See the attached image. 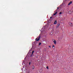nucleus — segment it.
I'll list each match as a JSON object with an SVG mask.
<instances>
[{"mask_svg": "<svg viewBox=\"0 0 73 73\" xmlns=\"http://www.w3.org/2000/svg\"><path fill=\"white\" fill-rule=\"evenodd\" d=\"M44 33V32H42L40 35L41 34V33Z\"/></svg>", "mask_w": 73, "mask_h": 73, "instance_id": "nucleus-19", "label": "nucleus"}, {"mask_svg": "<svg viewBox=\"0 0 73 73\" xmlns=\"http://www.w3.org/2000/svg\"><path fill=\"white\" fill-rule=\"evenodd\" d=\"M28 55H27L26 56V57L25 58H25H26V57H27V56Z\"/></svg>", "mask_w": 73, "mask_h": 73, "instance_id": "nucleus-21", "label": "nucleus"}, {"mask_svg": "<svg viewBox=\"0 0 73 73\" xmlns=\"http://www.w3.org/2000/svg\"><path fill=\"white\" fill-rule=\"evenodd\" d=\"M48 47H49V48H50V47H51V46H49Z\"/></svg>", "mask_w": 73, "mask_h": 73, "instance_id": "nucleus-20", "label": "nucleus"}, {"mask_svg": "<svg viewBox=\"0 0 73 73\" xmlns=\"http://www.w3.org/2000/svg\"><path fill=\"white\" fill-rule=\"evenodd\" d=\"M31 62H29V65H31Z\"/></svg>", "mask_w": 73, "mask_h": 73, "instance_id": "nucleus-15", "label": "nucleus"}, {"mask_svg": "<svg viewBox=\"0 0 73 73\" xmlns=\"http://www.w3.org/2000/svg\"><path fill=\"white\" fill-rule=\"evenodd\" d=\"M40 38H41V36H40V35H39V36L35 39V40H36V41H39V40H40Z\"/></svg>", "mask_w": 73, "mask_h": 73, "instance_id": "nucleus-1", "label": "nucleus"}, {"mask_svg": "<svg viewBox=\"0 0 73 73\" xmlns=\"http://www.w3.org/2000/svg\"><path fill=\"white\" fill-rule=\"evenodd\" d=\"M41 44V42H39V45H40Z\"/></svg>", "mask_w": 73, "mask_h": 73, "instance_id": "nucleus-11", "label": "nucleus"}, {"mask_svg": "<svg viewBox=\"0 0 73 73\" xmlns=\"http://www.w3.org/2000/svg\"><path fill=\"white\" fill-rule=\"evenodd\" d=\"M44 27H43L42 29V32H43L44 33H46V31H45V29H44Z\"/></svg>", "mask_w": 73, "mask_h": 73, "instance_id": "nucleus-2", "label": "nucleus"}, {"mask_svg": "<svg viewBox=\"0 0 73 73\" xmlns=\"http://www.w3.org/2000/svg\"><path fill=\"white\" fill-rule=\"evenodd\" d=\"M62 13L60 12V13H59V14H60V15H61V14H62Z\"/></svg>", "mask_w": 73, "mask_h": 73, "instance_id": "nucleus-17", "label": "nucleus"}, {"mask_svg": "<svg viewBox=\"0 0 73 73\" xmlns=\"http://www.w3.org/2000/svg\"><path fill=\"white\" fill-rule=\"evenodd\" d=\"M46 68H47V69H49V68H48V66L46 67Z\"/></svg>", "mask_w": 73, "mask_h": 73, "instance_id": "nucleus-16", "label": "nucleus"}, {"mask_svg": "<svg viewBox=\"0 0 73 73\" xmlns=\"http://www.w3.org/2000/svg\"><path fill=\"white\" fill-rule=\"evenodd\" d=\"M57 9H58V7H57Z\"/></svg>", "mask_w": 73, "mask_h": 73, "instance_id": "nucleus-24", "label": "nucleus"}, {"mask_svg": "<svg viewBox=\"0 0 73 73\" xmlns=\"http://www.w3.org/2000/svg\"><path fill=\"white\" fill-rule=\"evenodd\" d=\"M72 1H70V3H69L70 4H72Z\"/></svg>", "mask_w": 73, "mask_h": 73, "instance_id": "nucleus-12", "label": "nucleus"}, {"mask_svg": "<svg viewBox=\"0 0 73 73\" xmlns=\"http://www.w3.org/2000/svg\"><path fill=\"white\" fill-rule=\"evenodd\" d=\"M52 41L53 42L54 44H56L57 41H56V40H54V39H52Z\"/></svg>", "mask_w": 73, "mask_h": 73, "instance_id": "nucleus-3", "label": "nucleus"}, {"mask_svg": "<svg viewBox=\"0 0 73 73\" xmlns=\"http://www.w3.org/2000/svg\"><path fill=\"white\" fill-rule=\"evenodd\" d=\"M60 24H58L56 26V27L58 28V27L60 26Z\"/></svg>", "mask_w": 73, "mask_h": 73, "instance_id": "nucleus-5", "label": "nucleus"}, {"mask_svg": "<svg viewBox=\"0 0 73 73\" xmlns=\"http://www.w3.org/2000/svg\"><path fill=\"white\" fill-rule=\"evenodd\" d=\"M51 18H52V17H50V19H51Z\"/></svg>", "mask_w": 73, "mask_h": 73, "instance_id": "nucleus-23", "label": "nucleus"}, {"mask_svg": "<svg viewBox=\"0 0 73 73\" xmlns=\"http://www.w3.org/2000/svg\"><path fill=\"white\" fill-rule=\"evenodd\" d=\"M54 24H57V21H55Z\"/></svg>", "mask_w": 73, "mask_h": 73, "instance_id": "nucleus-4", "label": "nucleus"}, {"mask_svg": "<svg viewBox=\"0 0 73 73\" xmlns=\"http://www.w3.org/2000/svg\"><path fill=\"white\" fill-rule=\"evenodd\" d=\"M54 45H52V48H54Z\"/></svg>", "mask_w": 73, "mask_h": 73, "instance_id": "nucleus-13", "label": "nucleus"}, {"mask_svg": "<svg viewBox=\"0 0 73 73\" xmlns=\"http://www.w3.org/2000/svg\"><path fill=\"white\" fill-rule=\"evenodd\" d=\"M32 68L33 69H35V66H32Z\"/></svg>", "mask_w": 73, "mask_h": 73, "instance_id": "nucleus-7", "label": "nucleus"}, {"mask_svg": "<svg viewBox=\"0 0 73 73\" xmlns=\"http://www.w3.org/2000/svg\"><path fill=\"white\" fill-rule=\"evenodd\" d=\"M70 4L69 3H68V5H70Z\"/></svg>", "mask_w": 73, "mask_h": 73, "instance_id": "nucleus-18", "label": "nucleus"}, {"mask_svg": "<svg viewBox=\"0 0 73 73\" xmlns=\"http://www.w3.org/2000/svg\"><path fill=\"white\" fill-rule=\"evenodd\" d=\"M30 52H31V50H30L29 51V52L27 54H29V53H30Z\"/></svg>", "mask_w": 73, "mask_h": 73, "instance_id": "nucleus-10", "label": "nucleus"}, {"mask_svg": "<svg viewBox=\"0 0 73 73\" xmlns=\"http://www.w3.org/2000/svg\"><path fill=\"white\" fill-rule=\"evenodd\" d=\"M72 50L70 51V53H72Z\"/></svg>", "mask_w": 73, "mask_h": 73, "instance_id": "nucleus-14", "label": "nucleus"}, {"mask_svg": "<svg viewBox=\"0 0 73 73\" xmlns=\"http://www.w3.org/2000/svg\"><path fill=\"white\" fill-rule=\"evenodd\" d=\"M69 25H70V26H72V25L73 24L72 23H69Z\"/></svg>", "mask_w": 73, "mask_h": 73, "instance_id": "nucleus-6", "label": "nucleus"}, {"mask_svg": "<svg viewBox=\"0 0 73 73\" xmlns=\"http://www.w3.org/2000/svg\"><path fill=\"white\" fill-rule=\"evenodd\" d=\"M34 53V51H33V52L32 53L31 55H33V53Z\"/></svg>", "mask_w": 73, "mask_h": 73, "instance_id": "nucleus-8", "label": "nucleus"}, {"mask_svg": "<svg viewBox=\"0 0 73 73\" xmlns=\"http://www.w3.org/2000/svg\"><path fill=\"white\" fill-rule=\"evenodd\" d=\"M31 57H32L33 56L32 55H30Z\"/></svg>", "mask_w": 73, "mask_h": 73, "instance_id": "nucleus-22", "label": "nucleus"}, {"mask_svg": "<svg viewBox=\"0 0 73 73\" xmlns=\"http://www.w3.org/2000/svg\"><path fill=\"white\" fill-rule=\"evenodd\" d=\"M57 13V12H56V13L53 14V15H55Z\"/></svg>", "mask_w": 73, "mask_h": 73, "instance_id": "nucleus-9", "label": "nucleus"}]
</instances>
